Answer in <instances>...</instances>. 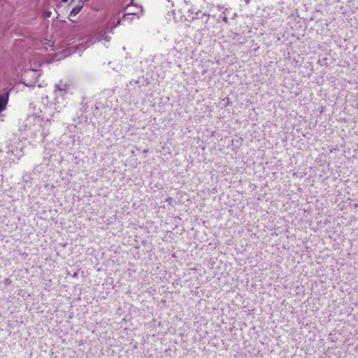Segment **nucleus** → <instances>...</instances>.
I'll list each match as a JSON object with an SVG mask.
<instances>
[{
    "instance_id": "f257e3e1",
    "label": "nucleus",
    "mask_w": 358,
    "mask_h": 358,
    "mask_svg": "<svg viewBox=\"0 0 358 358\" xmlns=\"http://www.w3.org/2000/svg\"><path fill=\"white\" fill-rule=\"evenodd\" d=\"M55 103H49L48 97L42 98L41 104L38 106L40 110L36 115L43 121H50L55 113L59 112L64 106V96L69 91V85L64 81H59L55 86Z\"/></svg>"
},
{
    "instance_id": "f03ea898",
    "label": "nucleus",
    "mask_w": 358,
    "mask_h": 358,
    "mask_svg": "<svg viewBox=\"0 0 358 358\" xmlns=\"http://www.w3.org/2000/svg\"><path fill=\"white\" fill-rule=\"evenodd\" d=\"M24 143L18 141L8 145L5 151L2 152L5 160L9 163L17 162L24 154Z\"/></svg>"
},
{
    "instance_id": "7ed1b4c3",
    "label": "nucleus",
    "mask_w": 358,
    "mask_h": 358,
    "mask_svg": "<svg viewBox=\"0 0 358 358\" xmlns=\"http://www.w3.org/2000/svg\"><path fill=\"white\" fill-rule=\"evenodd\" d=\"M180 10L182 13V17L188 22H192L196 19L200 18L199 15L201 13V10L196 8L191 1L184 0L180 6Z\"/></svg>"
},
{
    "instance_id": "20e7f679",
    "label": "nucleus",
    "mask_w": 358,
    "mask_h": 358,
    "mask_svg": "<svg viewBox=\"0 0 358 358\" xmlns=\"http://www.w3.org/2000/svg\"><path fill=\"white\" fill-rule=\"evenodd\" d=\"M84 6L83 0H78V3L75 6L70 12V16H76L77 14L80 13L82 8Z\"/></svg>"
},
{
    "instance_id": "39448f33",
    "label": "nucleus",
    "mask_w": 358,
    "mask_h": 358,
    "mask_svg": "<svg viewBox=\"0 0 358 358\" xmlns=\"http://www.w3.org/2000/svg\"><path fill=\"white\" fill-rule=\"evenodd\" d=\"M101 40H104L106 42L110 41V37L106 34V33H103L101 36L97 34L94 36V42L101 41Z\"/></svg>"
},
{
    "instance_id": "423d86ee",
    "label": "nucleus",
    "mask_w": 358,
    "mask_h": 358,
    "mask_svg": "<svg viewBox=\"0 0 358 358\" xmlns=\"http://www.w3.org/2000/svg\"><path fill=\"white\" fill-rule=\"evenodd\" d=\"M8 97L0 95V112L3 110L7 105Z\"/></svg>"
},
{
    "instance_id": "0eeeda50",
    "label": "nucleus",
    "mask_w": 358,
    "mask_h": 358,
    "mask_svg": "<svg viewBox=\"0 0 358 358\" xmlns=\"http://www.w3.org/2000/svg\"><path fill=\"white\" fill-rule=\"evenodd\" d=\"M120 22V20H117V22L115 23L112 20H110L107 27H106V29L108 30V31L110 32H112L113 29L115 27H116Z\"/></svg>"
},
{
    "instance_id": "6e6552de",
    "label": "nucleus",
    "mask_w": 358,
    "mask_h": 358,
    "mask_svg": "<svg viewBox=\"0 0 358 358\" xmlns=\"http://www.w3.org/2000/svg\"><path fill=\"white\" fill-rule=\"evenodd\" d=\"M131 16H133V17H138L137 16V13H135V12H127V13H125V14L123 15L122 19H123L124 20H130V17H131Z\"/></svg>"
},
{
    "instance_id": "1a4fd4ad",
    "label": "nucleus",
    "mask_w": 358,
    "mask_h": 358,
    "mask_svg": "<svg viewBox=\"0 0 358 358\" xmlns=\"http://www.w3.org/2000/svg\"><path fill=\"white\" fill-rule=\"evenodd\" d=\"M52 15V12L50 10H45L43 12V16L45 17H50Z\"/></svg>"
},
{
    "instance_id": "9d476101",
    "label": "nucleus",
    "mask_w": 358,
    "mask_h": 358,
    "mask_svg": "<svg viewBox=\"0 0 358 358\" xmlns=\"http://www.w3.org/2000/svg\"><path fill=\"white\" fill-rule=\"evenodd\" d=\"M202 16H206L207 17V19L206 20V22H207L208 21V17L210 16V15L207 13H202Z\"/></svg>"
},
{
    "instance_id": "9b49d317",
    "label": "nucleus",
    "mask_w": 358,
    "mask_h": 358,
    "mask_svg": "<svg viewBox=\"0 0 358 358\" xmlns=\"http://www.w3.org/2000/svg\"><path fill=\"white\" fill-rule=\"evenodd\" d=\"M223 21L225 22V23H227L228 22V18L226 15H224L223 17Z\"/></svg>"
},
{
    "instance_id": "f8f14e48",
    "label": "nucleus",
    "mask_w": 358,
    "mask_h": 358,
    "mask_svg": "<svg viewBox=\"0 0 358 358\" xmlns=\"http://www.w3.org/2000/svg\"><path fill=\"white\" fill-rule=\"evenodd\" d=\"M173 201V199L171 197H169L166 199V201L171 203Z\"/></svg>"
},
{
    "instance_id": "ddd939ff",
    "label": "nucleus",
    "mask_w": 358,
    "mask_h": 358,
    "mask_svg": "<svg viewBox=\"0 0 358 358\" xmlns=\"http://www.w3.org/2000/svg\"><path fill=\"white\" fill-rule=\"evenodd\" d=\"M64 53V57H67L70 55V53L69 52L67 53L66 51H65Z\"/></svg>"
},
{
    "instance_id": "4468645a",
    "label": "nucleus",
    "mask_w": 358,
    "mask_h": 358,
    "mask_svg": "<svg viewBox=\"0 0 358 358\" xmlns=\"http://www.w3.org/2000/svg\"><path fill=\"white\" fill-rule=\"evenodd\" d=\"M217 8H218L219 10H221V9H222L223 8H222L221 6H217Z\"/></svg>"
},
{
    "instance_id": "2eb2a0df",
    "label": "nucleus",
    "mask_w": 358,
    "mask_h": 358,
    "mask_svg": "<svg viewBox=\"0 0 358 358\" xmlns=\"http://www.w3.org/2000/svg\"><path fill=\"white\" fill-rule=\"evenodd\" d=\"M62 1L63 3H66V2L68 1V0H62Z\"/></svg>"
},
{
    "instance_id": "dca6fc26",
    "label": "nucleus",
    "mask_w": 358,
    "mask_h": 358,
    "mask_svg": "<svg viewBox=\"0 0 358 358\" xmlns=\"http://www.w3.org/2000/svg\"><path fill=\"white\" fill-rule=\"evenodd\" d=\"M246 1H248V0H245Z\"/></svg>"
}]
</instances>
